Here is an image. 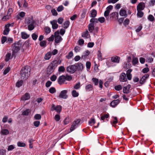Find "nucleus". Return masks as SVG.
Segmentation results:
<instances>
[{
	"label": "nucleus",
	"mask_w": 155,
	"mask_h": 155,
	"mask_svg": "<svg viewBox=\"0 0 155 155\" xmlns=\"http://www.w3.org/2000/svg\"><path fill=\"white\" fill-rule=\"evenodd\" d=\"M31 71L30 68L28 66L23 67L21 71V78L23 80H26L30 75Z\"/></svg>",
	"instance_id": "obj_1"
},
{
	"label": "nucleus",
	"mask_w": 155,
	"mask_h": 155,
	"mask_svg": "<svg viewBox=\"0 0 155 155\" xmlns=\"http://www.w3.org/2000/svg\"><path fill=\"white\" fill-rule=\"evenodd\" d=\"M25 23L28 25V29L29 31H32L35 28L36 23L35 21L33 19V16L28 17L25 19Z\"/></svg>",
	"instance_id": "obj_2"
},
{
	"label": "nucleus",
	"mask_w": 155,
	"mask_h": 155,
	"mask_svg": "<svg viewBox=\"0 0 155 155\" xmlns=\"http://www.w3.org/2000/svg\"><path fill=\"white\" fill-rule=\"evenodd\" d=\"M72 79V77L71 75L67 74L64 75H62L60 76L57 80L58 83L60 85H61L64 84H66L67 83H65L66 81H71Z\"/></svg>",
	"instance_id": "obj_3"
},
{
	"label": "nucleus",
	"mask_w": 155,
	"mask_h": 155,
	"mask_svg": "<svg viewBox=\"0 0 155 155\" xmlns=\"http://www.w3.org/2000/svg\"><path fill=\"white\" fill-rule=\"evenodd\" d=\"M21 45L20 44V41L18 42H15L12 45V56L14 57L15 58L17 55V53L20 49Z\"/></svg>",
	"instance_id": "obj_4"
},
{
	"label": "nucleus",
	"mask_w": 155,
	"mask_h": 155,
	"mask_svg": "<svg viewBox=\"0 0 155 155\" xmlns=\"http://www.w3.org/2000/svg\"><path fill=\"white\" fill-rule=\"evenodd\" d=\"M57 66V60H55L52 61L50 63L47 68V72L48 74H51L54 72L55 69Z\"/></svg>",
	"instance_id": "obj_5"
},
{
	"label": "nucleus",
	"mask_w": 155,
	"mask_h": 155,
	"mask_svg": "<svg viewBox=\"0 0 155 155\" xmlns=\"http://www.w3.org/2000/svg\"><path fill=\"white\" fill-rule=\"evenodd\" d=\"M76 71H82L84 68V66L81 62H78L74 64Z\"/></svg>",
	"instance_id": "obj_6"
},
{
	"label": "nucleus",
	"mask_w": 155,
	"mask_h": 155,
	"mask_svg": "<svg viewBox=\"0 0 155 155\" xmlns=\"http://www.w3.org/2000/svg\"><path fill=\"white\" fill-rule=\"evenodd\" d=\"M62 110V107L60 105L55 106L54 104H52L51 105V110L52 111H56L58 113H60Z\"/></svg>",
	"instance_id": "obj_7"
},
{
	"label": "nucleus",
	"mask_w": 155,
	"mask_h": 155,
	"mask_svg": "<svg viewBox=\"0 0 155 155\" xmlns=\"http://www.w3.org/2000/svg\"><path fill=\"white\" fill-rule=\"evenodd\" d=\"M80 120L79 119H77L76 120H74L73 124L71 126L70 129V131L68 133L73 131L77 127L76 125H78L80 123Z\"/></svg>",
	"instance_id": "obj_8"
},
{
	"label": "nucleus",
	"mask_w": 155,
	"mask_h": 155,
	"mask_svg": "<svg viewBox=\"0 0 155 155\" xmlns=\"http://www.w3.org/2000/svg\"><path fill=\"white\" fill-rule=\"evenodd\" d=\"M59 35V32L58 31H56L54 33L55 36L54 41L57 44L59 43L62 39L61 37Z\"/></svg>",
	"instance_id": "obj_9"
},
{
	"label": "nucleus",
	"mask_w": 155,
	"mask_h": 155,
	"mask_svg": "<svg viewBox=\"0 0 155 155\" xmlns=\"http://www.w3.org/2000/svg\"><path fill=\"white\" fill-rule=\"evenodd\" d=\"M67 71L71 74H73L76 71L74 64L70 65L68 66L67 68Z\"/></svg>",
	"instance_id": "obj_10"
},
{
	"label": "nucleus",
	"mask_w": 155,
	"mask_h": 155,
	"mask_svg": "<svg viewBox=\"0 0 155 155\" xmlns=\"http://www.w3.org/2000/svg\"><path fill=\"white\" fill-rule=\"evenodd\" d=\"M68 91L67 90H64L61 91L59 97L60 98L64 99H67L68 97V95L67 94Z\"/></svg>",
	"instance_id": "obj_11"
},
{
	"label": "nucleus",
	"mask_w": 155,
	"mask_h": 155,
	"mask_svg": "<svg viewBox=\"0 0 155 155\" xmlns=\"http://www.w3.org/2000/svg\"><path fill=\"white\" fill-rule=\"evenodd\" d=\"M119 80L120 82H126L127 81V78H126V74L125 73H122L119 77Z\"/></svg>",
	"instance_id": "obj_12"
},
{
	"label": "nucleus",
	"mask_w": 155,
	"mask_h": 155,
	"mask_svg": "<svg viewBox=\"0 0 155 155\" xmlns=\"http://www.w3.org/2000/svg\"><path fill=\"white\" fill-rule=\"evenodd\" d=\"M149 76L148 74H146L142 77L140 79V83L141 84H144L146 82V79L149 78Z\"/></svg>",
	"instance_id": "obj_13"
},
{
	"label": "nucleus",
	"mask_w": 155,
	"mask_h": 155,
	"mask_svg": "<svg viewBox=\"0 0 155 155\" xmlns=\"http://www.w3.org/2000/svg\"><path fill=\"white\" fill-rule=\"evenodd\" d=\"M120 58L118 56H113L111 58V62L118 64L119 63Z\"/></svg>",
	"instance_id": "obj_14"
},
{
	"label": "nucleus",
	"mask_w": 155,
	"mask_h": 155,
	"mask_svg": "<svg viewBox=\"0 0 155 155\" xmlns=\"http://www.w3.org/2000/svg\"><path fill=\"white\" fill-rule=\"evenodd\" d=\"M57 20H56L50 21V23L52 25V28L53 29H55L58 28V25L57 24Z\"/></svg>",
	"instance_id": "obj_15"
},
{
	"label": "nucleus",
	"mask_w": 155,
	"mask_h": 155,
	"mask_svg": "<svg viewBox=\"0 0 155 155\" xmlns=\"http://www.w3.org/2000/svg\"><path fill=\"white\" fill-rule=\"evenodd\" d=\"M145 7V4L143 2H140L137 6V10L138 11H142L144 9Z\"/></svg>",
	"instance_id": "obj_16"
},
{
	"label": "nucleus",
	"mask_w": 155,
	"mask_h": 155,
	"mask_svg": "<svg viewBox=\"0 0 155 155\" xmlns=\"http://www.w3.org/2000/svg\"><path fill=\"white\" fill-rule=\"evenodd\" d=\"M131 87L130 84H128L126 86L124 87H123V92L124 94H128L130 92L129 89Z\"/></svg>",
	"instance_id": "obj_17"
},
{
	"label": "nucleus",
	"mask_w": 155,
	"mask_h": 155,
	"mask_svg": "<svg viewBox=\"0 0 155 155\" xmlns=\"http://www.w3.org/2000/svg\"><path fill=\"white\" fill-rule=\"evenodd\" d=\"M30 98V95L28 93H25L21 98V100L23 101L28 100Z\"/></svg>",
	"instance_id": "obj_18"
},
{
	"label": "nucleus",
	"mask_w": 155,
	"mask_h": 155,
	"mask_svg": "<svg viewBox=\"0 0 155 155\" xmlns=\"http://www.w3.org/2000/svg\"><path fill=\"white\" fill-rule=\"evenodd\" d=\"M120 102V100L119 99L114 100L111 102L110 105L112 107H114L119 103Z\"/></svg>",
	"instance_id": "obj_19"
},
{
	"label": "nucleus",
	"mask_w": 155,
	"mask_h": 155,
	"mask_svg": "<svg viewBox=\"0 0 155 155\" xmlns=\"http://www.w3.org/2000/svg\"><path fill=\"white\" fill-rule=\"evenodd\" d=\"M124 8H122L119 12L120 15L122 16H124L125 18H126L127 16V13L126 11L124 9H123Z\"/></svg>",
	"instance_id": "obj_20"
},
{
	"label": "nucleus",
	"mask_w": 155,
	"mask_h": 155,
	"mask_svg": "<svg viewBox=\"0 0 155 155\" xmlns=\"http://www.w3.org/2000/svg\"><path fill=\"white\" fill-rule=\"evenodd\" d=\"M93 89V86L91 84H86L85 87V89L87 91H90Z\"/></svg>",
	"instance_id": "obj_21"
},
{
	"label": "nucleus",
	"mask_w": 155,
	"mask_h": 155,
	"mask_svg": "<svg viewBox=\"0 0 155 155\" xmlns=\"http://www.w3.org/2000/svg\"><path fill=\"white\" fill-rule=\"evenodd\" d=\"M90 51L88 50H86L83 54V55L81 56V58L84 60L87 59L90 54Z\"/></svg>",
	"instance_id": "obj_22"
},
{
	"label": "nucleus",
	"mask_w": 155,
	"mask_h": 155,
	"mask_svg": "<svg viewBox=\"0 0 155 155\" xmlns=\"http://www.w3.org/2000/svg\"><path fill=\"white\" fill-rule=\"evenodd\" d=\"M94 23H90L88 26V29L90 33H92L94 29Z\"/></svg>",
	"instance_id": "obj_23"
},
{
	"label": "nucleus",
	"mask_w": 155,
	"mask_h": 155,
	"mask_svg": "<svg viewBox=\"0 0 155 155\" xmlns=\"http://www.w3.org/2000/svg\"><path fill=\"white\" fill-rule=\"evenodd\" d=\"M25 13L23 12H20L16 17L17 19L18 20L20 19V17L23 18L25 15Z\"/></svg>",
	"instance_id": "obj_24"
},
{
	"label": "nucleus",
	"mask_w": 155,
	"mask_h": 155,
	"mask_svg": "<svg viewBox=\"0 0 155 155\" xmlns=\"http://www.w3.org/2000/svg\"><path fill=\"white\" fill-rule=\"evenodd\" d=\"M13 57H14L12 56V55H11V54L10 53H8L5 55V60L6 61H8L10 59H11Z\"/></svg>",
	"instance_id": "obj_25"
},
{
	"label": "nucleus",
	"mask_w": 155,
	"mask_h": 155,
	"mask_svg": "<svg viewBox=\"0 0 155 155\" xmlns=\"http://www.w3.org/2000/svg\"><path fill=\"white\" fill-rule=\"evenodd\" d=\"M123 66L124 68L127 69L128 68H130L131 65L130 64L129 62H124Z\"/></svg>",
	"instance_id": "obj_26"
},
{
	"label": "nucleus",
	"mask_w": 155,
	"mask_h": 155,
	"mask_svg": "<svg viewBox=\"0 0 155 155\" xmlns=\"http://www.w3.org/2000/svg\"><path fill=\"white\" fill-rule=\"evenodd\" d=\"M21 36L22 39H26L29 37V35L25 32H21Z\"/></svg>",
	"instance_id": "obj_27"
},
{
	"label": "nucleus",
	"mask_w": 155,
	"mask_h": 155,
	"mask_svg": "<svg viewBox=\"0 0 155 155\" xmlns=\"http://www.w3.org/2000/svg\"><path fill=\"white\" fill-rule=\"evenodd\" d=\"M9 133V131L8 130L6 129H2L0 134L1 135H7Z\"/></svg>",
	"instance_id": "obj_28"
},
{
	"label": "nucleus",
	"mask_w": 155,
	"mask_h": 155,
	"mask_svg": "<svg viewBox=\"0 0 155 155\" xmlns=\"http://www.w3.org/2000/svg\"><path fill=\"white\" fill-rule=\"evenodd\" d=\"M97 14V11L95 9H93L91 10V15L90 16L91 18H94L96 16Z\"/></svg>",
	"instance_id": "obj_29"
},
{
	"label": "nucleus",
	"mask_w": 155,
	"mask_h": 155,
	"mask_svg": "<svg viewBox=\"0 0 155 155\" xmlns=\"http://www.w3.org/2000/svg\"><path fill=\"white\" fill-rule=\"evenodd\" d=\"M110 17H112L113 18H118V13L117 12H113L110 14Z\"/></svg>",
	"instance_id": "obj_30"
},
{
	"label": "nucleus",
	"mask_w": 155,
	"mask_h": 155,
	"mask_svg": "<svg viewBox=\"0 0 155 155\" xmlns=\"http://www.w3.org/2000/svg\"><path fill=\"white\" fill-rule=\"evenodd\" d=\"M88 34L89 32L87 30H86V31L82 33L81 36L85 39L87 38H88Z\"/></svg>",
	"instance_id": "obj_31"
},
{
	"label": "nucleus",
	"mask_w": 155,
	"mask_h": 155,
	"mask_svg": "<svg viewBox=\"0 0 155 155\" xmlns=\"http://www.w3.org/2000/svg\"><path fill=\"white\" fill-rule=\"evenodd\" d=\"M10 31V29L9 28H8L6 26V25H5V29L3 32V35H7L8 34Z\"/></svg>",
	"instance_id": "obj_32"
},
{
	"label": "nucleus",
	"mask_w": 155,
	"mask_h": 155,
	"mask_svg": "<svg viewBox=\"0 0 155 155\" xmlns=\"http://www.w3.org/2000/svg\"><path fill=\"white\" fill-rule=\"evenodd\" d=\"M51 52H48L45 55L44 57L45 59L46 60H49L51 58Z\"/></svg>",
	"instance_id": "obj_33"
},
{
	"label": "nucleus",
	"mask_w": 155,
	"mask_h": 155,
	"mask_svg": "<svg viewBox=\"0 0 155 155\" xmlns=\"http://www.w3.org/2000/svg\"><path fill=\"white\" fill-rule=\"evenodd\" d=\"M70 24V22L69 21H65L63 25L64 28L65 29L67 28L68 27Z\"/></svg>",
	"instance_id": "obj_34"
},
{
	"label": "nucleus",
	"mask_w": 155,
	"mask_h": 155,
	"mask_svg": "<svg viewBox=\"0 0 155 155\" xmlns=\"http://www.w3.org/2000/svg\"><path fill=\"white\" fill-rule=\"evenodd\" d=\"M138 62V60L137 58H133L132 61V64L133 65H135Z\"/></svg>",
	"instance_id": "obj_35"
},
{
	"label": "nucleus",
	"mask_w": 155,
	"mask_h": 155,
	"mask_svg": "<svg viewBox=\"0 0 155 155\" xmlns=\"http://www.w3.org/2000/svg\"><path fill=\"white\" fill-rule=\"evenodd\" d=\"M137 16L138 17L142 18L143 15V12L141 11L137 10Z\"/></svg>",
	"instance_id": "obj_36"
},
{
	"label": "nucleus",
	"mask_w": 155,
	"mask_h": 155,
	"mask_svg": "<svg viewBox=\"0 0 155 155\" xmlns=\"http://www.w3.org/2000/svg\"><path fill=\"white\" fill-rule=\"evenodd\" d=\"M11 16L10 15H6L4 16L2 18V21H5L8 20L11 18Z\"/></svg>",
	"instance_id": "obj_37"
},
{
	"label": "nucleus",
	"mask_w": 155,
	"mask_h": 155,
	"mask_svg": "<svg viewBox=\"0 0 155 155\" xmlns=\"http://www.w3.org/2000/svg\"><path fill=\"white\" fill-rule=\"evenodd\" d=\"M72 95L74 97H78L79 95V93L75 90H73L72 91Z\"/></svg>",
	"instance_id": "obj_38"
},
{
	"label": "nucleus",
	"mask_w": 155,
	"mask_h": 155,
	"mask_svg": "<svg viewBox=\"0 0 155 155\" xmlns=\"http://www.w3.org/2000/svg\"><path fill=\"white\" fill-rule=\"evenodd\" d=\"M23 83V81L22 80L18 81L16 84V86L18 87H19L22 85Z\"/></svg>",
	"instance_id": "obj_39"
},
{
	"label": "nucleus",
	"mask_w": 155,
	"mask_h": 155,
	"mask_svg": "<svg viewBox=\"0 0 155 155\" xmlns=\"http://www.w3.org/2000/svg\"><path fill=\"white\" fill-rule=\"evenodd\" d=\"M92 82L94 83L95 85H97L98 84L99 80L97 78H93L92 79Z\"/></svg>",
	"instance_id": "obj_40"
},
{
	"label": "nucleus",
	"mask_w": 155,
	"mask_h": 155,
	"mask_svg": "<svg viewBox=\"0 0 155 155\" xmlns=\"http://www.w3.org/2000/svg\"><path fill=\"white\" fill-rule=\"evenodd\" d=\"M95 123V121L94 118H91L89 121L88 124L90 126H92Z\"/></svg>",
	"instance_id": "obj_41"
},
{
	"label": "nucleus",
	"mask_w": 155,
	"mask_h": 155,
	"mask_svg": "<svg viewBox=\"0 0 155 155\" xmlns=\"http://www.w3.org/2000/svg\"><path fill=\"white\" fill-rule=\"evenodd\" d=\"M109 114H104V115H103L101 117V120H104L105 118L106 119L109 117Z\"/></svg>",
	"instance_id": "obj_42"
},
{
	"label": "nucleus",
	"mask_w": 155,
	"mask_h": 155,
	"mask_svg": "<svg viewBox=\"0 0 155 155\" xmlns=\"http://www.w3.org/2000/svg\"><path fill=\"white\" fill-rule=\"evenodd\" d=\"M30 113V111L29 109H27L25 110L22 113V115L27 116Z\"/></svg>",
	"instance_id": "obj_43"
},
{
	"label": "nucleus",
	"mask_w": 155,
	"mask_h": 155,
	"mask_svg": "<svg viewBox=\"0 0 155 155\" xmlns=\"http://www.w3.org/2000/svg\"><path fill=\"white\" fill-rule=\"evenodd\" d=\"M49 92L51 94H54L56 92L55 88L53 87H51L49 90Z\"/></svg>",
	"instance_id": "obj_44"
},
{
	"label": "nucleus",
	"mask_w": 155,
	"mask_h": 155,
	"mask_svg": "<svg viewBox=\"0 0 155 155\" xmlns=\"http://www.w3.org/2000/svg\"><path fill=\"white\" fill-rule=\"evenodd\" d=\"M115 89L117 91H119L122 89V87L120 85H116L114 87Z\"/></svg>",
	"instance_id": "obj_45"
},
{
	"label": "nucleus",
	"mask_w": 155,
	"mask_h": 155,
	"mask_svg": "<svg viewBox=\"0 0 155 155\" xmlns=\"http://www.w3.org/2000/svg\"><path fill=\"white\" fill-rule=\"evenodd\" d=\"M64 9V7L62 5L59 6L57 8V11L58 12H61Z\"/></svg>",
	"instance_id": "obj_46"
},
{
	"label": "nucleus",
	"mask_w": 155,
	"mask_h": 155,
	"mask_svg": "<svg viewBox=\"0 0 155 155\" xmlns=\"http://www.w3.org/2000/svg\"><path fill=\"white\" fill-rule=\"evenodd\" d=\"M130 22V20L128 18H126L123 22V24L125 26L128 25Z\"/></svg>",
	"instance_id": "obj_47"
},
{
	"label": "nucleus",
	"mask_w": 155,
	"mask_h": 155,
	"mask_svg": "<svg viewBox=\"0 0 155 155\" xmlns=\"http://www.w3.org/2000/svg\"><path fill=\"white\" fill-rule=\"evenodd\" d=\"M65 70L64 67L62 66L59 67L58 69V71L59 72H63Z\"/></svg>",
	"instance_id": "obj_48"
},
{
	"label": "nucleus",
	"mask_w": 155,
	"mask_h": 155,
	"mask_svg": "<svg viewBox=\"0 0 155 155\" xmlns=\"http://www.w3.org/2000/svg\"><path fill=\"white\" fill-rule=\"evenodd\" d=\"M80 83L79 82L76 84L74 86V88L75 89L77 90L80 88Z\"/></svg>",
	"instance_id": "obj_49"
},
{
	"label": "nucleus",
	"mask_w": 155,
	"mask_h": 155,
	"mask_svg": "<svg viewBox=\"0 0 155 155\" xmlns=\"http://www.w3.org/2000/svg\"><path fill=\"white\" fill-rule=\"evenodd\" d=\"M31 37L32 39L33 40L35 41L37 40L38 37V34L34 33L32 35Z\"/></svg>",
	"instance_id": "obj_50"
},
{
	"label": "nucleus",
	"mask_w": 155,
	"mask_h": 155,
	"mask_svg": "<svg viewBox=\"0 0 155 155\" xmlns=\"http://www.w3.org/2000/svg\"><path fill=\"white\" fill-rule=\"evenodd\" d=\"M57 78V76L55 75H53L50 77V80L52 81H54Z\"/></svg>",
	"instance_id": "obj_51"
},
{
	"label": "nucleus",
	"mask_w": 155,
	"mask_h": 155,
	"mask_svg": "<svg viewBox=\"0 0 155 155\" xmlns=\"http://www.w3.org/2000/svg\"><path fill=\"white\" fill-rule=\"evenodd\" d=\"M34 118L35 120H40L41 118V116L40 114H37L35 115Z\"/></svg>",
	"instance_id": "obj_52"
},
{
	"label": "nucleus",
	"mask_w": 155,
	"mask_h": 155,
	"mask_svg": "<svg viewBox=\"0 0 155 155\" xmlns=\"http://www.w3.org/2000/svg\"><path fill=\"white\" fill-rule=\"evenodd\" d=\"M33 124L34 126L36 127H38L40 124V122L39 121H35L34 122Z\"/></svg>",
	"instance_id": "obj_53"
},
{
	"label": "nucleus",
	"mask_w": 155,
	"mask_h": 155,
	"mask_svg": "<svg viewBox=\"0 0 155 155\" xmlns=\"http://www.w3.org/2000/svg\"><path fill=\"white\" fill-rule=\"evenodd\" d=\"M73 55V52L72 51H71L68 53V55L66 56V57L68 59H70L71 58Z\"/></svg>",
	"instance_id": "obj_54"
},
{
	"label": "nucleus",
	"mask_w": 155,
	"mask_h": 155,
	"mask_svg": "<svg viewBox=\"0 0 155 155\" xmlns=\"http://www.w3.org/2000/svg\"><path fill=\"white\" fill-rule=\"evenodd\" d=\"M17 145L19 147H25L26 144L24 143L19 142L18 143Z\"/></svg>",
	"instance_id": "obj_55"
},
{
	"label": "nucleus",
	"mask_w": 155,
	"mask_h": 155,
	"mask_svg": "<svg viewBox=\"0 0 155 155\" xmlns=\"http://www.w3.org/2000/svg\"><path fill=\"white\" fill-rule=\"evenodd\" d=\"M45 30L46 34H48L51 32V29L48 27H45Z\"/></svg>",
	"instance_id": "obj_56"
},
{
	"label": "nucleus",
	"mask_w": 155,
	"mask_h": 155,
	"mask_svg": "<svg viewBox=\"0 0 155 155\" xmlns=\"http://www.w3.org/2000/svg\"><path fill=\"white\" fill-rule=\"evenodd\" d=\"M78 44L80 45H83L84 43V41L82 39H80L78 41Z\"/></svg>",
	"instance_id": "obj_57"
},
{
	"label": "nucleus",
	"mask_w": 155,
	"mask_h": 155,
	"mask_svg": "<svg viewBox=\"0 0 155 155\" xmlns=\"http://www.w3.org/2000/svg\"><path fill=\"white\" fill-rule=\"evenodd\" d=\"M46 41L44 40L41 41L40 45L41 47H45L46 46Z\"/></svg>",
	"instance_id": "obj_58"
},
{
	"label": "nucleus",
	"mask_w": 155,
	"mask_h": 155,
	"mask_svg": "<svg viewBox=\"0 0 155 155\" xmlns=\"http://www.w3.org/2000/svg\"><path fill=\"white\" fill-rule=\"evenodd\" d=\"M86 67L87 68V71H88V69H90L91 66V63L90 62L87 61L86 62Z\"/></svg>",
	"instance_id": "obj_59"
},
{
	"label": "nucleus",
	"mask_w": 155,
	"mask_h": 155,
	"mask_svg": "<svg viewBox=\"0 0 155 155\" xmlns=\"http://www.w3.org/2000/svg\"><path fill=\"white\" fill-rule=\"evenodd\" d=\"M148 19L150 21H153L154 20V17L153 15H150L148 16Z\"/></svg>",
	"instance_id": "obj_60"
},
{
	"label": "nucleus",
	"mask_w": 155,
	"mask_h": 155,
	"mask_svg": "<svg viewBox=\"0 0 155 155\" xmlns=\"http://www.w3.org/2000/svg\"><path fill=\"white\" fill-rule=\"evenodd\" d=\"M64 21V19L62 17H60L58 19V21H57V22H58V24H61L63 23Z\"/></svg>",
	"instance_id": "obj_61"
},
{
	"label": "nucleus",
	"mask_w": 155,
	"mask_h": 155,
	"mask_svg": "<svg viewBox=\"0 0 155 155\" xmlns=\"http://www.w3.org/2000/svg\"><path fill=\"white\" fill-rule=\"evenodd\" d=\"M60 117L59 114H56L54 117V119L56 121L58 122L59 121L60 119Z\"/></svg>",
	"instance_id": "obj_62"
},
{
	"label": "nucleus",
	"mask_w": 155,
	"mask_h": 155,
	"mask_svg": "<svg viewBox=\"0 0 155 155\" xmlns=\"http://www.w3.org/2000/svg\"><path fill=\"white\" fill-rule=\"evenodd\" d=\"M10 68L9 67H8L6 69H5L3 72V75H5L7 74L10 71Z\"/></svg>",
	"instance_id": "obj_63"
},
{
	"label": "nucleus",
	"mask_w": 155,
	"mask_h": 155,
	"mask_svg": "<svg viewBox=\"0 0 155 155\" xmlns=\"http://www.w3.org/2000/svg\"><path fill=\"white\" fill-rule=\"evenodd\" d=\"M98 20L101 23H103L104 22L105 18L104 17H100L98 18Z\"/></svg>",
	"instance_id": "obj_64"
}]
</instances>
